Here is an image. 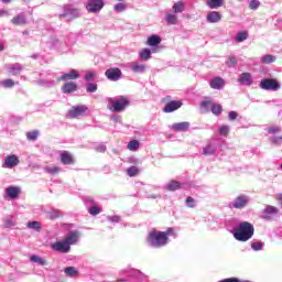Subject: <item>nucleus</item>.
Listing matches in <instances>:
<instances>
[{
	"mask_svg": "<svg viewBox=\"0 0 282 282\" xmlns=\"http://www.w3.org/2000/svg\"><path fill=\"white\" fill-rule=\"evenodd\" d=\"M254 236V226L248 221H242L234 229V237L237 241H250Z\"/></svg>",
	"mask_w": 282,
	"mask_h": 282,
	"instance_id": "nucleus-1",
	"label": "nucleus"
},
{
	"mask_svg": "<svg viewBox=\"0 0 282 282\" xmlns=\"http://www.w3.org/2000/svg\"><path fill=\"white\" fill-rule=\"evenodd\" d=\"M107 109L109 111H112L113 113H120L129 107V98L124 96H118V97H107L105 99Z\"/></svg>",
	"mask_w": 282,
	"mask_h": 282,
	"instance_id": "nucleus-2",
	"label": "nucleus"
},
{
	"mask_svg": "<svg viewBox=\"0 0 282 282\" xmlns=\"http://www.w3.org/2000/svg\"><path fill=\"white\" fill-rule=\"evenodd\" d=\"M147 243L150 248H164V246H169V238L164 231L152 229L148 235Z\"/></svg>",
	"mask_w": 282,
	"mask_h": 282,
	"instance_id": "nucleus-3",
	"label": "nucleus"
},
{
	"mask_svg": "<svg viewBox=\"0 0 282 282\" xmlns=\"http://www.w3.org/2000/svg\"><path fill=\"white\" fill-rule=\"evenodd\" d=\"M63 12L59 13V19H65L66 21H74L80 17V9L74 8L72 4L64 6Z\"/></svg>",
	"mask_w": 282,
	"mask_h": 282,
	"instance_id": "nucleus-4",
	"label": "nucleus"
},
{
	"mask_svg": "<svg viewBox=\"0 0 282 282\" xmlns=\"http://www.w3.org/2000/svg\"><path fill=\"white\" fill-rule=\"evenodd\" d=\"M259 87L264 91H279L281 84L274 78H264L260 82Z\"/></svg>",
	"mask_w": 282,
	"mask_h": 282,
	"instance_id": "nucleus-5",
	"label": "nucleus"
},
{
	"mask_svg": "<svg viewBox=\"0 0 282 282\" xmlns=\"http://www.w3.org/2000/svg\"><path fill=\"white\" fill-rule=\"evenodd\" d=\"M250 204V197L248 195H239L231 203H229V208H236L237 210H241L246 208Z\"/></svg>",
	"mask_w": 282,
	"mask_h": 282,
	"instance_id": "nucleus-6",
	"label": "nucleus"
},
{
	"mask_svg": "<svg viewBox=\"0 0 282 282\" xmlns=\"http://www.w3.org/2000/svg\"><path fill=\"white\" fill-rule=\"evenodd\" d=\"M105 8V1L104 0H88L86 4V10L88 12H91L93 14H96V12H100Z\"/></svg>",
	"mask_w": 282,
	"mask_h": 282,
	"instance_id": "nucleus-7",
	"label": "nucleus"
},
{
	"mask_svg": "<svg viewBox=\"0 0 282 282\" xmlns=\"http://www.w3.org/2000/svg\"><path fill=\"white\" fill-rule=\"evenodd\" d=\"M51 248L55 252H61L62 254H67L72 250V247H69L65 239L52 243Z\"/></svg>",
	"mask_w": 282,
	"mask_h": 282,
	"instance_id": "nucleus-8",
	"label": "nucleus"
},
{
	"mask_svg": "<svg viewBox=\"0 0 282 282\" xmlns=\"http://www.w3.org/2000/svg\"><path fill=\"white\" fill-rule=\"evenodd\" d=\"M64 240L67 242L68 247L72 248V246H76L80 241V231L73 230L69 231Z\"/></svg>",
	"mask_w": 282,
	"mask_h": 282,
	"instance_id": "nucleus-9",
	"label": "nucleus"
},
{
	"mask_svg": "<svg viewBox=\"0 0 282 282\" xmlns=\"http://www.w3.org/2000/svg\"><path fill=\"white\" fill-rule=\"evenodd\" d=\"M80 74L76 69H70L68 73L63 74L57 78L58 82L67 83L68 80H78Z\"/></svg>",
	"mask_w": 282,
	"mask_h": 282,
	"instance_id": "nucleus-10",
	"label": "nucleus"
},
{
	"mask_svg": "<svg viewBox=\"0 0 282 282\" xmlns=\"http://www.w3.org/2000/svg\"><path fill=\"white\" fill-rule=\"evenodd\" d=\"M19 156L15 154L8 155L4 158L2 169H14V166H19Z\"/></svg>",
	"mask_w": 282,
	"mask_h": 282,
	"instance_id": "nucleus-11",
	"label": "nucleus"
},
{
	"mask_svg": "<svg viewBox=\"0 0 282 282\" xmlns=\"http://www.w3.org/2000/svg\"><path fill=\"white\" fill-rule=\"evenodd\" d=\"M105 75L108 80H112L113 83H116L117 80H120L122 76V70H120V68H108Z\"/></svg>",
	"mask_w": 282,
	"mask_h": 282,
	"instance_id": "nucleus-12",
	"label": "nucleus"
},
{
	"mask_svg": "<svg viewBox=\"0 0 282 282\" xmlns=\"http://www.w3.org/2000/svg\"><path fill=\"white\" fill-rule=\"evenodd\" d=\"M181 100H172L165 105L163 108L164 113H173V111H177L182 107Z\"/></svg>",
	"mask_w": 282,
	"mask_h": 282,
	"instance_id": "nucleus-13",
	"label": "nucleus"
},
{
	"mask_svg": "<svg viewBox=\"0 0 282 282\" xmlns=\"http://www.w3.org/2000/svg\"><path fill=\"white\" fill-rule=\"evenodd\" d=\"M217 152V142L215 140H210L203 148V155H215Z\"/></svg>",
	"mask_w": 282,
	"mask_h": 282,
	"instance_id": "nucleus-14",
	"label": "nucleus"
},
{
	"mask_svg": "<svg viewBox=\"0 0 282 282\" xmlns=\"http://www.w3.org/2000/svg\"><path fill=\"white\" fill-rule=\"evenodd\" d=\"M87 111L86 106H76L68 111L69 118H80Z\"/></svg>",
	"mask_w": 282,
	"mask_h": 282,
	"instance_id": "nucleus-15",
	"label": "nucleus"
},
{
	"mask_svg": "<svg viewBox=\"0 0 282 282\" xmlns=\"http://www.w3.org/2000/svg\"><path fill=\"white\" fill-rule=\"evenodd\" d=\"M238 83L243 85L245 87H250L254 83L252 80V74H250V73L240 74V76L238 78Z\"/></svg>",
	"mask_w": 282,
	"mask_h": 282,
	"instance_id": "nucleus-16",
	"label": "nucleus"
},
{
	"mask_svg": "<svg viewBox=\"0 0 282 282\" xmlns=\"http://www.w3.org/2000/svg\"><path fill=\"white\" fill-rule=\"evenodd\" d=\"M226 80L221 77H214L209 80V86L212 89L220 90L224 89Z\"/></svg>",
	"mask_w": 282,
	"mask_h": 282,
	"instance_id": "nucleus-17",
	"label": "nucleus"
},
{
	"mask_svg": "<svg viewBox=\"0 0 282 282\" xmlns=\"http://www.w3.org/2000/svg\"><path fill=\"white\" fill-rule=\"evenodd\" d=\"M129 67L133 74H144L147 72V64H140V62H131Z\"/></svg>",
	"mask_w": 282,
	"mask_h": 282,
	"instance_id": "nucleus-18",
	"label": "nucleus"
},
{
	"mask_svg": "<svg viewBox=\"0 0 282 282\" xmlns=\"http://www.w3.org/2000/svg\"><path fill=\"white\" fill-rule=\"evenodd\" d=\"M6 195L9 199H17L21 195V187L9 186L6 188Z\"/></svg>",
	"mask_w": 282,
	"mask_h": 282,
	"instance_id": "nucleus-19",
	"label": "nucleus"
},
{
	"mask_svg": "<svg viewBox=\"0 0 282 282\" xmlns=\"http://www.w3.org/2000/svg\"><path fill=\"white\" fill-rule=\"evenodd\" d=\"M62 91L64 94H74V91H78V84L74 82H67L63 85Z\"/></svg>",
	"mask_w": 282,
	"mask_h": 282,
	"instance_id": "nucleus-20",
	"label": "nucleus"
},
{
	"mask_svg": "<svg viewBox=\"0 0 282 282\" xmlns=\"http://www.w3.org/2000/svg\"><path fill=\"white\" fill-rule=\"evenodd\" d=\"M207 23H219L221 21V13L219 11H210L206 15Z\"/></svg>",
	"mask_w": 282,
	"mask_h": 282,
	"instance_id": "nucleus-21",
	"label": "nucleus"
},
{
	"mask_svg": "<svg viewBox=\"0 0 282 282\" xmlns=\"http://www.w3.org/2000/svg\"><path fill=\"white\" fill-rule=\"evenodd\" d=\"M278 214H279V208L272 205H268L262 212V217L263 219H270L272 215H278Z\"/></svg>",
	"mask_w": 282,
	"mask_h": 282,
	"instance_id": "nucleus-22",
	"label": "nucleus"
},
{
	"mask_svg": "<svg viewBox=\"0 0 282 282\" xmlns=\"http://www.w3.org/2000/svg\"><path fill=\"white\" fill-rule=\"evenodd\" d=\"M11 23L13 25H25L28 23V18L25 17V13H20L11 20Z\"/></svg>",
	"mask_w": 282,
	"mask_h": 282,
	"instance_id": "nucleus-23",
	"label": "nucleus"
},
{
	"mask_svg": "<svg viewBox=\"0 0 282 282\" xmlns=\"http://www.w3.org/2000/svg\"><path fill=\"white\" fill-rule=\"evenodd\" d=\"M7 69L10 74H12L13 76H17L18 74H21V72H23V66L19 63H15L7 66Z\"/></svg>",
	"mask_w": 282,
	"mask_h": 282,
	"instance_id": "nucleus-24",
	"label": "nucleus"
},
{
	"mask_svg": "<svg viewBox=\"0 0 282 282\" xmlns=\"http://www.w3.org/2000/svg\"><path fill=\"white\" fill-rule=\"evenodd\" d=\"M191 123L188 121H183L172 124L173 131H188Z\"/></svg>",
	"mask_w": 282,
	"mask_h": 282,
	"instance_id": "nucleus-25",
	"label": "nucleus"
},
{
	"mask_svg": "<svg viewBox=\"0 0 282 282\" xmlns=\"http://www.w3.org/2000/svg\"><path fill=\"white\" fill-rule=\"evenodd\" d=\"M212 107H213V101L209 98H205L200 102V111H202V113H208V111H210Z\"/></svg>",
	"mask_w": 282,
	"mask_h": 282,
	"instance_id": "nucleus-26",
	"label": "nucleus"
},
{
	"mask_svg": "<svg viewBox=\"0 0 282 282\" xmlns=\"http://www.w3.org/2000/svg\"><path fill=\"white\" fill-rule=\"evenodd\" d=\"M206 6L210 10H217L218 8H221V6H224V0H206Z\"/></svg>",
	"mask_w": 282,
	"mask_h": 282,
	"instance_id": "nucleus-27",
	"label": "nucleus"
},
{
	"mask_svg": "<svg viewBox=\"0 0 282 282\" xmlns=\"http://www.w3.org/2000/svg\"><path fill=\"white\" fill-rule=\"evenodd\" d=\"M61 162L65 165L74 164V158L69 152H64L61 154Z\"/></svg>",
	"mask_w": 282,
	"mask_h": 282,
	"instance_id": "nucleus-28",
	"label": "nucleus"
},
{
	"mask_svg": "<svg viewBox=\"0 0 282 282\" xmlns=\"http://www.w3.org/2000/svg\"><path fill=\"white\" fill-rule=\"evenodd\" d=\"M44 173H47L48 175H58V173H61V167L56 165H46L44 167Z\"/></svg>",
	"mask_w": 282,
	"mask_h": 282,
	"instance_id": "nucleus-29",
	"label": "nucleus"
},
{
	"mask_svg": "<svg viewBox=\"0 0 282 282\" xmlns=\"http://www.w3.org/2000/svg\"><path fill=\"white\" fill-rule=\"evenodd\" d=\"M160 43H162V39L160 37V35H151L148 39V45L150 47H155V45H160Z\"/></svg>",
	"mask_w": 282,
	"mask_h": 282,
	"instance_id": "nucleus-30",
	"label": "nucleus"
},
{
	"mask_svg": "<svg viewBox=\"0 0 282 282\" xmlns=\"http://www.w3.org/2000/svg\"><path fill=\"white\" fill-rule=\"evenodd\" d=\"M26 228H29L30 230H35V232H41L43 225L40 221H29L26 224Z\"/></svg>",
	"mask_w": 282,
	"mask_h": 282,
	"instance_id": "nucleus-31",
	"label": "nucleus"
},
{
	"mask_svg": "<svg viewBox=\"0 0 282 282\" xmlns=\"http://www.w3.org/2000/svg\"><path fill=\"white\" fill-rule=\"evenodd\" d=\"M166 191H180L182 188V183L176 181H171L165 185Z\"/></svg>",
	"mask_w": 282,
	"mask_h": 282,
	"instance_id": "nucleus-32",
	"label": "nucleus"
},
{
	"mask_svg": "<svg viewBox=\"0 0 282 282\" xmlns=\"http://www.w3.org/2000/svg\"><path fill=\"white\" fill-rule=\"evenodd\" d=\"M30 261H32V263H39V265H46L47 264V260H45V258H41L36 254L31 256Z\"/></svg>",
	"mask_w": 282,
	"mask_h": 282,
	"instance_id": "nucleus-33",
	"label": "nucleus"
},
{
	"mask_svg": "<svg viewBox=\"0 0 282 282\" xmlns=\"http://www.w3.org/2000/svg\"><path fill=\"white\" fill-rule=\"evenodd\" d=\"M139 58L141 61H149L151 58V50L150 48H143L139 52Z\"/></svg>",
	"mask_w": 282,
	"mask_h": 282,
	"instance_id": "nucleus-34",
	"label": "nucleus"
},
{
	"mask_svg": "<svg viewBox=\"0 0 282 282\" xmlns=\"http://www.w3.org/2000/svg\"><path fill=\"white\" fill-rule=\"evenodd\" d=\"M274 61H276L274 55H263L260 58V63H262V65H270V63H274Z\"/></svg>",
	"mask_w": 282,
	"mask_h": 282,
	"instance_id": "nucleus-35",
	"label": "nucleus"
},
{
	"mask_svg": "<svg viewBox=\"0 0 282 282\" xmlns=\"http://www.w3.org/2000/svg\"><path fill=\"white\" fill-rule=\"evenodd\" d=\"M210 111L212 113H214V116H221V111H224V108L220 104H212Z\"/></svg>",
	"mask_w": 282,
	"mask_h": 282,
	"instance_id": "nucleus-36",
	"label": "nucleus"
},
{
	"mask_svg": "<svg viewBox=\"0 0 282 282\" xmlns=\"http://www.w3.org/2000/svg\"><path fill=\"white\" fill-rule=\"evenodd\" d=\"M66 276H76L78 275V269L75 267H67L64 269Z\"/></svg>",
	"mask_w": 282,
	"mask_h": 282,
	"instance_id": "nucleus-37",
	"label": "nucleus"
},
{
	"mask_svg": "<svg viewBox=\"0 0 282 282\" xmlns=\"http://www.w3.org/2000/svg\"><path fill=\"white\" fill-rule=\"evenodd\" d=\"M48 219H58V217H63V213L58 209H53L47 213Z\"/></svg>",
	"mask_w": 282,
	"mask_h": 282,
	"instance_id": "nucleus-38",
	"label": "nucleus"
},
{
	"mask_svg": "<svg viewBox=\"0 0 282 282\" xmlns=\"http://www.w3.org/2000/svg\"><path fill=\"white\" fill-rule=\"evenodd\" d=\"M165 21L169 25H175V23H177V15L173 13H167Z\"/></svg>",
	"mask_w": 282,
	"mask_h": 282,
	"instance_id": "nucleus-39",
	"label": "nucleus"
},
{
	"mask_svg": "<svg viewBox=\"0 0 282 282\" xmlns=\"http://www.w3.org/2000/svg\"><path fill=\"white\" fill-rule=\"evenodd\" d=\"M247 40H248V32L247 31L239 32L236 35L237 43H243V41H247Z\"/></svg>",
	"mask_w": 282,
	"mask_h": 282,
	"instance_id": "nucleus-40",
	"label": "nucleus"
},
{
	"mask_svg": "<svg viewBox=\"0 0 282 282\" xmlns=\"http://www.w3.org/2000/svg\"><path fill=\"white\" fill-rule=\"evenodd\" d=\"M129 151H138L140 149V141L132 140L128 143Z\"/></svg>",
	"mask_w": 282,
	"mask_h": 282,
	"instance_id": "nucleus-41",
	"label": "nucleus"
},
{
	"mask_svg": "<svg viewBox=\"0 0 282 282\" xmlns=\"http://www.w3.org/2000/svg\"><path fill=\"white\" fill-rule=\"evenodd\" d=\"M96 76H97L96 72L87 70L84 76V80H86L87 83H91V80H94Z\"/></svg>",
	"mask_w": 282,
	"mask_h": 282,
	"instance_id": "nucleus-42",
	"label": "nucleus"
},
{
	"mask_svg": "<svg viewBox=\"0 0 282 282\" xmlns=\"http://www.w3.org/2000/svg\"><path fill=\"white\" fill-rule=\"evenodd\" d=\"M0 85L2 87H4L6 89H10V88L14 87V80H12L10 78L9 79H3V80L0 82Z\"/></svg>",
	"mask_w": 282,
	"mask_h": 282,
	"instance_id": "nucleus-43",
	"label": "nucleus"
},
{
	"mask_svg": "<svg viewBox=\"0 0 282 282\" xmlns=\"http://www.w3.org/2000/svg\"><path fill=\"white\" fill-rule=\"evenodd\" d=\"M173 10L176 14L182 13L184 11V2L178 1V2L174 3Z\"/></svg>",
	"mask_w": 282,
	"mask_h": 282,
	"instance_id": "nucleus-44",
	"label": "nucleus"
},
{
	"mask_svg": "<svg viewBox=\"0 0 282 282\" xmlns=\"http://www.w3.org/2000/svg\"><path fill=\"white\" fill-rule=\"evenodd\" d=\"M13 226H17L14 223V217L9 216L4 219V228H13Z\"/></svg>",
	"mask_w": 282,
	"mask_h": 282,
	"instance_id": "nucleus-45",
	"label": "nucleus"
},
{
	"mask_svg": "<svg viewBox=\"0 0 282 282\" xmlns=\"http://www.w3.org/2000/svg\"><path fill=\"white\" fill-rule=\"evenodd\" d=\"M86 91H87L88 94H96V91H98V85L93 84V83H88V84L86 85Z\"/></svg>",
	"mask_w": 282,
	"mask_h": 282,
	"instance_id": "nucleus-46",
	"label": "nucleus"
},
{
	"mask_svg": "<svg viewBox=\"0 0 282 282\" xmlns=\"http://www.w3.org/2000/svg\"><path fill=\"white\" fill-rule=\"evenodd\" d=\"M251 248L252 250H254L256 252H259V250H263V242L261 241H256L251 243Z\"/></svg>",
	"mask_w": 282,
	"mask_h": 282,
	"instance_id": "nucleus-47",
	"label": "nucleus"
},
{
	"mask_svg": "<svg viewBox=\"0 0 282 282\" xmlns=\"http://www.w3.org/2000/svg\"><path fill=\"white\" fill-rule=\"evenodd\" d=\"M115 12H124V10H127V4L120 2L115 4L113 7Z\"/></svg>",
	"mask_w": 282,
	"mask_h": 282,
	"instance_id": "nucleus-48",
	"label": "nucleus"
},
{
	"mask_svg": "<svg viewBox=\"0 0 282 282\" xmlns=\"http://www.w3.org/2000/svg\"><path fill=\"white\" fill-rule=\"evenodd\" d=\"M138 167L137 166H130L128 170H127V173L129 175V177H135V175H138Z\"/></svg>",
	"mask_w": 282,
	"mask_h": 282,
	"instance_id": "nucleus-49",
	"label": "nucleus"
},
{
	"mask_svg": "<svg viewBox=\"0 0 282 282\" xmlns=\"http://www.w3.org/2000/svg\"><path fill=\"white\" fill-rule=\"evenodd\" d=\"M271 144H274V147H281L282 144V137H273L270 139Z\"/></svg>",
	"mask_w": 282,
	"mask_h": 282,
	"instance_id": "nucleus-50",
	"label": "nucleus"
},
{
	"mask_svg": "<svg viewBox=\"0 0 282 282\" xmlns=\"http://www.w3.org/2000/svg\"><path fill=\"white\" fill-rule=\"evenodd\" d=\"M259 6H261L259 0H251L249 3L250 10H258Z\"/></svg>",
	"mask_w": 282,
	"mask_h": 282,
	"instance_id": "nucleus-51",
	"label": "nucleus"
},
{
	"mask_svg": "<svg viewBox=\"0 0 282 282\" xmlns=\"http://www.w3.org/2000/svg\"><path fill=\"white\" fill-rule=\"evenodd\" d=\"M28 140H36L39 138V131L34 130L26 133Z\"/></svg>",
	"mask_w": 282,
	"mask_h": 282,
	"instance_id": "nucleus-52",
	"label": "nucleus"
},
{
	"mask_svg": "<svg viewBox=\"0 0 282 282\" xmlns=\"http://www.w3.org/2000/svg\"><path fill=\"white\" fill-rule=\"evenodd\" d=\"M88 213H89L90 215H94V216L100 215V207H98V206H91V207L88 209Z\"/></svg>",
	"mask_w": 282,
	"mask_h": 282,
	"instance_id": "nucleus-53",
	"label": "nucleus"
},
{
	"mask_svg": "<svg viewBox=\"0 0 282 282\" xmlns=\"http://www.w3.org/2000/svg\"><path fill=\"white\" fill-rule=\"evenodd\" d=\"M229 131H230V128L228 126H221L219 128V134L220 135H225L226 137V135H228Z\"/></svg>",
	"mask_w": 282,
	"mask_h": 282,
	"instance_id": "nucleus-54",
	"label": "nucleus"
},
{
	"mask_svg": "<svg viewBox=\"0 0 282 282\" xmlns=\"http://www.w3.org/2000/svg\"><path fill=\"white\" fill-rule=\"evenodd\" d=\"M186 206L188 207V208H195V198H193V197H187L186 198Z\"/></svg>",
	"mask_w": 282,
	"mask_h": 282,
	"instance_id": "nucleus-55",
	"label": "nucleus"
},
{
	"mask_svg": "<svg viewBox=\"0 0 282 282\" xmlns=\"http://www.w3.org/2000/svg\"><path fill=\"white\" fill-rule=\"evenodd\" d=\"M40 85H42L43 87H54V85H56V82H54V80H52V82L41 80Z\"/></svg>",
	"mask_w": 282,
	"mask_h": 282,
	"instance_id": "nucleus-56",
	"label": "nucleus"
},
{
	"mask_svg": "<svg viewBox=\"0 0 282 282\" xmlns=\"http://www.w3.org/2000/svg\"><path fill=\"white\" fill-rule=\"evenodd\" d=\"M279 131H281V128H280V127H271V128H268V132H269V133H279Z\"/></svg>",
	"mask_w": 282,
	"mask_h": 282,
	"instance_id": "nucleus-57",
	"label": "nucleus"
},
{
	"mask_svg": "<svg viewBox=\"0 0 282 282\" xmlns=\"http://www.w3.org/2000/svg\"><path fill=\"white\" fill-rule=\"evenodd\" d=\"M227 65L229 67H232V66L237 65V58L230 57L229 61L227 62Z\"/></svg>",
	"mask_w": 282,
	"mask_h": 282,
	"instance_id": "nucleus-58",
	"label": "nucleus"
},
{
	"mask_svg": "<svg viewBox=\"0 0 282 282\" xmlns=\"http://www.w3.org/2000/svg\"><path fill=\"white\" fill-rule=\"evenodd\" d=\"M96 151H98V153H105V151H107V147L105 144H100L96 148Z\"/></svg>",
	"mask_w": 282,
	"mask_h": 282,
	"instance_id": "nucleus-59",
	"label": "nucleus"
},
{
	"mask_svg": "<svg viewBox=\"0 0 282 282\" xmlns=\"http://www.w3.org/2000/svg\"><path fill=\"white\" fill-rule=\"evenodd\" d=\"M237 116H239L237 111H230L228 118L229 120H237Z\"/></svg>",
	"mask_w": 282,
	"mask_h": 282,
	"instance_id": "nucleus-60",
	"label": "nucleus"
},
{
	"mask_svg": "<svg viewBox=\"0 0 282 282\" xmlns=\"http://www.w3.org/2000/svg\"><path fill=\"white\" fill-rule=\"evenodd\" d=\"M219 282H239V278H228L220 280Z\"/></svg>",
	"mask_w": 282,
	"mask_h": 282,
	"instance_id": "nucleus-61",
	"label": "nucleus"
},
{
	"mask_svg": "<svg viewBox=\"0 0 282 282\" xmlns=\"http://www.w3.org/2000/svg\"><path fill=\"white\" fill-rule=\"evenodd\" d=\"M163 234L165 235L166 239H169V237H171V235H173V228H167V230L163 231Z\"/></svg>",
	"mask_w": 282,
	"mask_h": 282,
	"instance_id": "nucleus-62",
	"label": "nucleus"
},
{
	"mask_svg": "<svg viewBox=\"0 0 282 282\" xmlns=\"http://www.w3.org/2000/svg\"><path fill=\"white\" fill-rule=\"evenodd\" d=\"M109 220L115 224H118L120 221V218H119V216H111V217H109Z\"/></svg>",
	"mask_w": 282,
	"mask_h": 282,
	"instance_id": "nucleus-63",
	"label": "nucleus"
},
{
	"mask_svg": "<svg viewBox=\"0 0 282 282\" xmlns=\"http://www.w3.org/2000/svg\"><path fill=\"white\" fill-rule=\"evenodd\" d=\"M138 279H141V281H144L147 279V275L142 274V272L137 271Z\"/></svg>",
	"mask_w": 282,
	"mask_h": 282,
	"instance_id": "nucleus-64",
	"label": "nucleus"
}]
</instances>
